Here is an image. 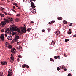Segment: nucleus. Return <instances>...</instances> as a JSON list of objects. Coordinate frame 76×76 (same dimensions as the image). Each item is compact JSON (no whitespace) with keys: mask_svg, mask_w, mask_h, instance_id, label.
<instances>
[{"mask_svg":"<svg viewBox=\"0 0 76 76\" xmlns=\"http://www.w3.org/2000/svg\"><path fill=\"white\" fill-rule=\"evenodd\" d=\"M4 20V21L1 22V23H0V26H1L4 27V25H6V23H8L9 22H11V23L12 24H13V21L12 20V19H10V20L8 19H5Z\"/></svg>","mask_w":76,"mask_h":76,"instance_id":"1","label":"nucleus"},{"mask_svg":"<svg viewBox=\"0 0 76 76\" xmlns=\"http://www.w3.org/2000/svg\"><path fill=\"white\" fill-rule=\"evenodd\" d=\"M10 29L11 31H18V33H20V30L18 29V28H17V27H12V28L10 27Z\"/></svg>","mask_w":76,"mask_h":76,"instance_id":"2","label":"nucleus"},{"mask_svg":"<svg viewBox=\"0 0 76 76\" xmlns=\"http://www.w3.org/2000/svg\"><path fill=\"white\" fill-rule=\"evenodd\" d=\"M0 38L1 41H4V35H3V34H1L0 37Z\"/></svg>","mask_w":76,"mask_h":76,"instance_id":"3","label":"nucleus"},{"mask_svg":"<svg viewBox=\"0 0 76 76\" xmlns=\"http://www.w3.org/2000/svg\"><path fill=\"white\" fill-rule=\"evenodd\" d=\"M31 5L32 8H35V7H36V6H35V4H34V2H31Z\"/></svg>","mask_w":76,"mask_h":76,"instance_id":"4","label":"nucleus"},{"mask_svg":"<svg viewBox=\"0 0 76 76\" xmlns=\"http://www.w3.org/2000/svg\"><path fill=\"white\" fill-rule=\"evenodd\" d=\"M21 31L24 33H26V31H26V29L25 27H23V28H22Z\"/></svg>","mask_w":76,"mask_h":76,"instance_id":"5","label":"nucleus"},{"mask_svg":"<svg viewBox=\"0 0 76 76\" xmlns=\"http://www.w3.org/2000/svg\"><path fill=\"white\" fill-rule=\"evenodd\" d=\"M11 51L13 53H16V50L15 48H13L12 49H11Z\"/></svg>","mask_w":76,"mask_h":76,"instance_id":"6","label":"nucleus"},{"mask_svg":"<svg viewBox=\"0 0 76 76\" xmlns=\"http://www.w3.org/2000/svg\"><path fill=\"white\" fill-rule=\"evenodd\" d=\"M8 74H10V75L13 74V72H12V69H9V71L8 72Z\"/></svg>","mask_w":76,"mask_h":76,"instance_id":"7","label":"nucleus"},{"mask_svg":"<svg viewBox=\"0 0 76 76\" xmlns=\"http://www.w3.org/2000/svg\"><path fill=\"white\" fill-rule=\"evenodd\" d=\"M7 47L8 48L10 49H12V46L11 45H9Z\"/></svg>","mask_w":76,"mask_h":76,"instance_id":"8","label":"nucleus"},{"mask_svg":"<svg viewBox=\"0 0 76 76\" xmlns=\"http://www.w3.org/2000/svg\"><path fill=\"white\" fill-rule=\"evenodd\" d=\"M56 35H58L60 34V31H57L56 32Z\"/></svg>","mask_w":76,"mask_h":76,"instance_id":"9","label":"nucleus"},{"mask_svg":"<svg viewBox=\"0 0 76 76\" xmlns=\"http://www.w3.org/2000/svg\"><path fill=\"white\" fill-rule=\"evenodd\" d=\"M63 23H64V25H66V24H67V22L65 20H64L63 21Z\"/></svg>","mask_w":76,"mask_h":76,"instance_id":"10","label":"nucleus"},{"mask_svg":"<svg viewBox=\"0 0 76 76\" xmlns=\"http://www.w3.org/2000/svg\"><path fill=\"white\" fill-rule=\"evenodd\" d=\"M31 28H28L27 31H28V32H30V31H31Z\"/></svg>","mask_w":76,"mask_h":76,"instance_id":"11","label":"nucleus"},{"mask_svg":"<svg viewBox=\"0 0 76 76\" xmlns=\"http://www.w3.org/2000/svg\"><path fill=\"white\" fill-rule=\"evenodd\" d=\"M5 47H7V45H9V43H8V42H6V43H5Z\"/></svg>","mask_w":76,"mask_h":76,"instance_id":"12","label":"nucleus"},{"mask_svg":"<svg viewBox=\"0 0 76 76\" xmlns=\"http://www.w3.org/2000/svg\"><path fill=\"white\" fill-rule=\"evenodd\" d=\"M7 39L8 40H12V39L11 37H9V36L7 37Z\"/></svg>","mask_w":76,"mask_h":76,"instance_id":"13","label":"nucleus"},{"mask_svg":"<svg viewBox=\"0 0 76 76\" xmlns=\"http://www.w3.org/2000/svg\"><path fill=\"white\" fill-rule=\"evenodd\" d=\"M51 45H54L55 44V42H54V41H52V42H51Z\"/></svg>","mask_w":76,"mask_h":76,"instance_id":"14","label":"nucleus"},{"mask_svg":"<svg viewBox=\"0 0 76 76\" xmlns=\"http://www.w3.org/2000/svg\"><path fill=\"white\" fill-rule=\"evenodd\" d=\"M10 58L12 60H13V61H14L15 59L14 58V57H13V56H11L10 57Z\"/></svg>","mask_w":76,"mask_h":76,"instance_id":"15","label":"nucleus"},{"mask_svg":"<svg viewBox=\"0 0 76 76\" xmlns=\"http://www.w3.org/2000/svg\"><path fill=\"white\" fill-rule=\"evenodd\" d=\"M64 66H60V69H64Z\"/></svg>","mask_w":76,"mask_h":76,"instance_id":"16","label":"nucleus"},{"mask_svg":"<svg viewBox=\"0 0 76 76\" xmlns=\"http://www.w3.org/2000/svg\"><path fill=\"white\" fill-rule=\"evenodd\" d=\"M0 16H1V17H4V14H0Z\"/></svg>","mask_w":76,"mask_h":76,"instance_id":"17","label":"nucleus"},{"mask_svg":"<svg viewBox=\"0 0 76 76\" xmlns=\"http://www.w3.org/2000/svg\"><path fill=\"white\" fill-rule=\"evenodd\" d=\"M22 67L23 68H25V67H26V65H23L22 66Z\"/></svg>","mask_w":76,"mask_h":76,"instance_id":"18","label":"nucleus"},{"mask_svg":"<svg viewBox=\"0 0 76 76\" xmlns=\"http://www.w3.org/2000/svg\"><path fill=\"white\" fill-rule=\"evenodd\" d=\"M15 38L16 39H19V36H15Z\"/></svg>","mask_w":76,"mask_h":76,"instance_id":"19","label":"nucleus"},{"mask_svg":"<svg viewBox=\"0 0 76 76\" xmlns=\"http://www.w3.org/2000/svg\"><path fill=\"white\" fill-rule=\"evenodd\" d=\"M19 19H15V22H19Z\"/></svg>","mask_w":76,"mask_h":76,"instance_id":"20","label":"nucleus"},{"mask_svg":"<svg viewBox=\"0 0 76 76\" xmlns=\"http://www.w3.org/2000/svg\"><path fill=\"white\" fill-rule=\"evenodd\" d=\"M47 30L48 31V32H50L51 31V29L50 28H47Z\"/></svg>","mask_w":76,"mask_h":76,"instance_id":"21","label":"nucleus"},{"mask_svg":"<svg viewBox=\"0 0 76 76\" xmlns=\"http://www.w3.org/2000/svg\"><path fill=\"white\" fill-rule=\"evenodd\" d=\"M58 19H62L63 18L61 17L57 18Z\"/></svg>","mask_w":76,"mask_h":76,"instance_id":"22","label":"nucleus"},{"mask_svg":"<svg viewBox=\"0 0 76 76\" xmlns=\"http://www.w3.org/2000/svg\"><path fill=\"white\" fill-rule=\"evenodd\" d=\"M34 10H35V9H34V8H33L32 9V13H34Z\"/></svg>","mask_w":76,"mask_h":76,"instance_id":"23","label":"nucleus"},{"mask_svg":"<svg viewBox=\"0 0 76 76\" xmlns=\"http://www.w3.org/2000/svg\"><path fill=\"white\" fill-rule=\"evenodd\" d=\"M50 61H53V62L54 61V59L52 58H50Z\"/></svg>","mask_w":76,"mask_h":76,"instance_id":"24","label":"nucleus"},{"mask_svg":"<svg viewBox=\"0 0 76 76\" xmlns=\"http://www.w3.org/2000/svg\"><path fill=\"white\" fill-rule=\"evenodd\" d=\"M54 58L55 59H57V58H58V56H54Z\"/></svg>","mask_w":76,"mask_h":76,"instance_id":"25","label":"nucleus"},{"mask_svg":"<svg viewBox=\"0 0 76 76\" xmlns=\"http://www.w3.org/2000/svg\"><path fill=\"white\" fill-rule=\"evenodd\" d=\"M68 34H69V35H70L71 34H72V32L71 31H68Z\"/></svg>","mask_w":76,"mask_h":76,"instance_id":"26","label":"nucleus"},{"mask_svg":"<svg viewBox=\"0 0 76 76\" xmlns=\"http://www.w3.org/2000/svg\"><path fill=\"white\" fill-rule=\"evenodd\" d=\"M0 10H4V8H2V7H1L0 8Z\"/></svg>","mask_w":76,"mask_h":76,"instance_id":"27","label":"nucleus"},{"mask_svg":"<svg viewBox=\"0 0 76 76\" xmlns=\"http://www.w3.org/2000/svg\"><path fill=\"white\" fill-rule=\"evenodd\" d=\"M69 41V40L68 39H65V42H67V41Z\"/></svg>","mask_w":76,"mask_h":76,"instance_id":"28","label":"nucleus"},{"mask_svg":"<svg viewBox=\"0 0 76 76\" xmlns=\"http://www.w3.org/2000/svg\"><path fill=\"white\" fill-rule=\"evenodd\" d=\"M60 68H59V67H58L57 68V70L58 71H59L60 70Z\"/></svg>","mask_w":76,"mask_h":76,"instance_id":"29","label":"nucleus"},{"mask_svg":"<svg viewBox=\"0 0 76 76\" xmlns=\"http://www.w3.org/2000/svg\"><path fill=\"white\" fill-rule=\"evenodd\" d=\"M26 67L27 68H29V66L28 65H26Z\"/></svg>","mask_w":76,"mask_h":76,"instance_id":"30","label":"nucleus"},{"mask_svg":"<svg viewBox=\"0 0 76 76\" xmlns=\"http://www.w3.org/2000/svg\"><path fill=\"white\" fill-rule=\"evenodd\" d=\"M15 6H16V7H18V9H19H19H20V8L17 5V4Z\"/></svg>","mask_w":76,"mask_h":76,"instance_id":"31","label":"nucleus"},{"mask_svg":"<svg viewBox=\"0 0 76 76\" xmlns=\"http://www.w3.org/2000/svg\"><path fill=\"white\" fill-rule=\"evenodd\" d=\"M7 30L8 31V32H9L10 31V29L8 28H7Z\"/></svg>","mask_w":76,"mask_h":76,"instance_id":"32","label":"nucleus"},{"mask_svg":"<svg viewBox=\"0 0 76 76\" xmlns=\"http://www.w3.org/2000/svg\"><path fill=\"white\" fill-rule=\"evenodd\" d=\"M14 41H15L17 42L18 41V40H17V39L15 38L13 39Z\"/></svg>","mask_w":76,"mask_h":76,"instance_id":"33","label":"nucleus"},{"mask_svg":"<svg viewBox=\"0 0 76 76\" xmlns=\"http://www.w3.org/2000/svg\"><path fill=\"white\" fill-rule=\"evenodd\" d=\"M4 65H6V66L7 65V62L6 61H5L4 62Z\"/></svg>","mask_w":76,"mask_h":76,"instance_id":"34","label":"nucleus"},{"mask_svg":"<svg viewBox=\"0 0 76 76\" xmlns=\"http://www.w3.org/2000/svg\"><path fill=\"white\" fill-rule=\"evenodd\" d=\"M55 22V21L53 20L51 21V23H54V22Z\"/></svg>","mask_w":76,"mask_h":76,"instance_id":"35","label":"nucleus"},{"mask_svg":"<svg viewBox=\"0 0 76 76\" xmlns=\"http://www.w3.org/2000/svg\"><path fill=\"white\" fill-rule=\"evenodd\" d=\"M16 16H17V17H19V16H20V14H17L16 15Z\"/></svg>","mask_w":76,"mask_h":76,"instance_id":"36","label":"nucleus"},{"mask_svg":"<svg viewBox=\"0 0 76 76\" xmlns=\"http://www.w3.org/2000/svg\"><path fill=\"white\" fill-rule=\"evenodd\" d=\"M1 64H2V65H4V63L3 62H1Z\"/></svg>","mask_w":76,"mask_h":76,"instance_id":"37","label":"nucleus"},{"mask_svg":"<svg viewBox=\"0 0 76 76\" xmlns=\"http://www.w3.org/2000/svg\"><path fill=\"white\" fill-rule=\"evenodd\" d=\"M28 0V1L29 3H31V2H31L32 1V0Z\"/></svg>","mask_w":76,"mask_h":76,"instance_id":"38","label":"nucleus"},{"mask_svg":"<svg viewBox=\"0 0 76 76\" xmlns=\"http://www.w3.org/2000/svg\"><path fill=\"white\" fill-rule=\"evenodd\" d=\"M45 30L43 29L42 30V32H45Z\"/></svg>","mask_w":76,"mask_h":76,"instance_id":"39","label":"nucleus"},{"mask_svg":"<svg viewBox=\"0 0 76 76\" xmlns=\"http://www.w3.org/2000/svg\"><path fill=\"white\" fill-rule=\"evenodd\" d=\"M13 5H15V6H16V5H17V4H16V3H13Z\"/></svg>","mask_w":76,"mask_h":76,"instance_id":"40","label":"nucleus"},{"mask_svg":"<svg viewBox=\"0 0 76 76\" xmlns=\"http://www.w3.org/2000/svg\"><path fill=\"white\" fill-rule=\"evenodd\" d=\"M1 32H4V29H2L1 31Z\"/></svg>","mask_w":76,"mask_h":76,"instance_id":"41","label":"nucleus"},{"mask_svg":"<svg viewBox=\"0 0 76 76\" xmlns=\"http://www.w3.org/2000/svg\"><path fill=\"white\" fill-rule=\"evenodd\" d=\"M68 76H72V75H71V74H68Z\"/></svg>","mask_w":76,"mask_h":76,"instance_id":"42","label":"nucleus"},{"mask_svg":"<svg viewBox=\"0 0 76 76\" xmlns=\"http://www.w3.org/2000/svg\"><path fill=\"white\" fill-rule=\"evenodd\" d=\"M18 57H19L20 58H22V56L21 55H19L18 56Z\"/></svg>","mask_w":76,"mask_h":76,"instance_id":"43","label":"nucleus"},{"mask_svg":"<svg viewBox=\"0 0 76 76\" xmlns=\"http://www.w3.org/2000/svg\"><path fill=\"white\" fill-rule=\"evenodd\" d=\"M8 19H13V18H9Z\"/></svg>","mask_w":76,"mask_h":76,"instance_id":"44","label":"nucleus"},{"mask_svg":"<svg viewBox=\"0 0 76 76\" xmlns=\"http://www.w3.org/2000/svg\"><path fill=\"white\" fill-rule=\"evenodd\" d=\"M17 60L18 62H19L20 59L19 58H18Z\"/></svg>","mask_w":76,"mask_h":76,"instance_id":"45","label":"nucleus"},{"mask_svg":"<svg viewBox=\"0 0 76 76\" xmlns=\"http://www.w3.org/2000/svg\"><path fill=\"white\" fill-rule=\"evenodd\" d=\"M72 24H73V23H71L69 25V26H72Z\"/></svg>","mask_w":76,"mask_h":76,"instance_id":"46","label":"nucleus"},{"mask_svg":"<svg viewBox=\"0 0 76 76\" xmlns=\"http://www.w3.org/2000/svg\"><path fill=\"white\" fill-rule=\"evenodd\" d=\"M64 71H66V70H67V69H66V68H64Z\"/></svg>","mask_w":76,"mask_h":76,"instance_id":"47","label":"nucleus"},{"mask_svg":"<svg viewBox=\"0 0 76 76\" xmlns=\"http://www.w3.org/2000/svg\"><path fill=\"white\" fill-rule=\"evenodd\" d=\"M51 22H49V23H48V24H49V25H51Z\"/></svg>","mask_w":76,"mask_h":76,"instance_id":"48","label":"nucleus"},{"mask_svg":"<svg viewBox=\"0 0 76 76\" xmlns=\"http://www.w3.org/2000/svg\"><path fill=\"white\" fill-rule=\"evenodd\" d=\"M0 76H1V75L2 76H3V75H2V74L1 73V72H0Z\"/></svg>","mask_w":76,"mask_h":76,"instance_id":"49","label":"nucleus"},{"mask_svg":"<svg viewBox=\"0 0 76 76\" xmlns=\"http://www.w3.org/2000/svg\"><path fill=\"white\" fill-rule=\"evenodd\" d=\"M7 34H5V37H7Z\"/></svg>","mask_w":76,"mask_h":76,"instance_id":"50","label":"nucleus"},{"mask_svg":"<svg viewBox=\"0 0 76 76\" xmlns=\"http://www.w3.org/2000/svg\"><path fill=\"white\" fill-rule=\"evenodd\" d=\"M7 76H11V75H10V74H8L7 75Z\"/></svg>","mask_w":76,"mask_h":76,"instance_id":"51","label":"nucleus"},{"mask_svg":"<svg viewBox=\"0 0 76 76\" xmlns=\"http://www.w3.org/2000/svg\"><path fill=\"white\" fill-rule=\"evenodd\" d=\"M64 56H65V57H67V55L65 54H64Z\"/></svg>","mask_w":76,"mask_h":76,"instance_id":"52","label":"nucleus"},{"mask_svg":"<svg viewBox=\"0 0 76 76\" xmlns=\"http://www.w3.org/2000/svg\"><path fill=\"white\" fill-rule=\"evenodd\" d=\"M5 32H6V33H7V32H8V31L7 30L5 31Z\"/></svg>","mask_w":76,"mask_h":76,"instance_id":"53","label":"nucleus"},{"mask_svg":"<svg viewBox=\"0 0 76 76\" xmlns=\"http://www.w3.org/2000/svg\"><path fill=\"white\" fill-rule=\"evenodd\" d=\"M31 23H34V22L33 21H31Z\"/></svg>","mask_w":76,"mask_h":76,"instance_id":"54","label":"nucleus"},{"mask_svg":"<svg viewBox=\"0 0 76 76\" xmlns=\"http://www.w3.org/2000/svg\"><path fill=\"white\" fill-rule=\"evenodd\" d=\"M15 34H16V33H14L12 34V35H15Z\"/></svg>","mask_w":76,"mask_h":76,"instance_id":"55","label":"nucleus"},{"mask_svg":"<svg viewBox=\"0 0 76 76\" xmlns=\"http://www.w3.org/2000/svg\"><path fill=\"white\" fill-rule=\"evenodd\" d=\"M73 37H76V34L74 35Z\"/></svg>","mask_w":76,"mask_h":76,"instance_id":"56","label":"nucleus"},{"mask_svg":"<svg viewBox=\"0 0 76 76\" xmlns=\"http://www.w3.org/2000/svg\"><path fill=\"white\" fill-rule=\"evenodd\" d=\"M58 59H60V56H58Z\"/></svg>","mask_w":76,"mask_h":76,"instance_id":"57","label":"nucleus"},{"mask_svg":"<svg viewBox=\"0 0 76 76\" xmlns=\"http://www.w3.org/2000/svg\"><path fill=\"white\" fill-rule=\"evenodd\" d=\"M12 43H13L14 42V41L12 40Z\"/></svg>","mask_w":76,"mask_h":76,"instance_id":"58","label":"nucleus"},{"mask_svg":"<svg viewBox=\"0 0 76 76\" xmlns=\"http://www.w3.org/2000/svg\"><path fill=\"white\" fill-rule=\"evenodd\" d=\"M18 48H19V49H18V50H20V47L19 46Z\"/></svg>","mask_w":76,"mask_h":76,"instance_id":"59","label":"nucleus"},{"mask_svg":"<svg viewBox=\"0 0 76 76\" xmlns=\"http://www.w3.org/2000/svg\"><path fill=\"white\" fill-rule=\"evenodd\" d=\"M13 9H15V6H13Z\"/></svg>","mask_w":76,"mask_h":76,"instance_id":"60","label":"nucleus"},{"mask_svg":"<svg viewBox=\"0 0 76 76\" xmlns=\"http://www.w3.org/2000/svg\"><path fill=\"white\" fill-rule=\"evenodd\" d=\"M16 48H17V49H18V50H19V48L18 47H16Z\"/></svg>","mask_w":76,"mask_h":76,"instance_id":"61","label":"nucleus"},{"mask_svg":"<svg viewBox=\"0 0 76 76\" xmlns=\"http://www.w3.org/2000/svg\"><path fill=\"white\" fill-rule=\"evenodd\" d=\"M4 13H5V15H7V13H6V12H5Z\"/></svg>","mask_w":76,"mask_h":76,"instance_id":"62","label":"nucleus"},{"mask_svg":"<svg viewBox=\"0 0 76 76\" xmlns=\"http://www.w3.org/2000/svg\"><path fill=\"white\" fill-rule=\"evenodd\" d=\"M9 34H10V35H11V34H12V33L11 32H10L9 33Z\"/></svg>","mask_w":76,"mask_h":76,"instance_id":"63","label":"nucleus"},{"mask_svg":"<svg viewBox=\"0 0 76 76\" xmlns=\"http://www.w3.org/2000/svg\"><path fill=\"white\" fill-rule=\"evenodd\" d=\"M25 0H26H26H23V2H24V1H25Z\"/></svg>","mask_w":76,"mask_h":76,"instance_id":"64","label":"nucleus"}]
</instances>
